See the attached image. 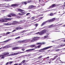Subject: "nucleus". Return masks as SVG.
<instances>
[{
	"mask_svg": "<svg viewBox=\"0 0 65 65\" xmlns=\"http://www.w3.org/2000/svg\"><path fill=\"white\" fill-rule=\"evenodd\" d=\"M52 47V46H50L49 47H47L44 48L39 50H35L33 51L34 52H36V51H39V52H45V50H47V49H48V48H51V47Z\"/></svg>",
	"mask_w": 65,
	"mask_h": 65,
	"instance_id": "obj_1",
	"label": "nucleus"
},
{
	"mask_svg": "<svg viewBox=\"0 0 65 65\" xmlns=\"http://www.w3.org/2000/svg\"><path fill=\"white\" fill-rule=\"evenodd\" d=\"M37 40H38V38L37 37H35L31 39H30L27 40V42H30V41L31 42H33Z\"/></svg>",
	"mask_w": 65,
	"mask_h": 65,
	"instance_id": "obj_2",
	"label": "nucleus"
},
{
	"mask_svg": "<svg viewBox=\"0 0 65 65\" xmlns=\"http://www.w3.org/2000/svg\"><path fill=\"white\" fill-rule=\"evenodd\" d=\"M48 31V30L47 29H45L42 31H41L40 33L39 32H38L36 34H39V35H42L43 34H44V33H46V32H47Z\"/></svg>",
	"mask_w": 65,
	"mask_h": 65,
	"instance_id": "obj_3",
	"label": "nucleus"
},
{
	"mask_svg": "<svg viewBox=\"0 0 65 65\" xmlns=\"http://www.w3.org/2000/svg\"><path fill=\"white\" fill-rule=\"evenodd\" d=\"M9 53H7L3 55H0V57H2L1 58L3 59V58H4L6 57V56H8V55H9Z\"/></svg>",
	"mask_w": 65,
	"mask_h": 65,
	"instance_id": "obj_4",
	"label": "nucleus"
},
{
	"mask_svg": "<svg viewBox=\"0 0 65 65\" xmlns=\"http://www.w3.org/2000/svg\"><path fill=\"white\" fill-rule=\"evenodd\" d=\"M27 42V40H25L22 41H18V43H26Z\"/></svg>",
	"mask_w": 65,
	"mask_h": 65,
	"instance_id": "obj_5",
	"label": "nucleus"
},
{
	"mask_svg": "<svg viewBox=\"0 0 65 65\" xmlns=\"http://www.w3.org/2000/svg\"><path fill=\"white\" fill-rule=\"evenodd\" d=\"M23 47H15L12 48V50H18L19 49H21Z\"/></svg>",
	"mask_w": 65,
	"mask_h": 65,
	"instance_id": "obj_6",
	"label": "nucleus"
},
{
	"mask_svg": "<svg viewBox=\"0 0 65 65\" xmlns=\"http://www.w3.org/2000/svg\"><path fill=\"white\" fill-rule=\"evenodd\" d=\"M35 7H36V6L31 5L29 6L28 8H30V9H34Z\"/></svg>",
	"mask_w": 65,
	"mask_h": 65,
	"instance_id": "obj_7",
	"label": "nucleus"
},
{
	"mask_svg": "<svg viewBox=\"0 0 65 65\" xmlns=\"http://www.w3.org/2000/svg\"><path fill=\"white\" fill-rule=\"evenodd\" d=\"M28 1H29L28 2H22V4H25L26 5V4H27L28 3H29V2H31V1H32V0H28Z\"/></svg>",
	"mask_w": 65,
	"mask_h": 65,
	"instance_id": "obj_8",
	"label": "nucleus"
},
{
	"mask_svg": "<svg viewBox=\"0 0 65 65\" xmlns=\"http://www.w3.org/2000/svg\"><path fill=\"white\" fill-rule=\"evenodd\" d=\"M55 6H56V5L55 4H53L51 6L49 7L48 8V9H50V8H53L54 7H55Z\"/></svg>",
	"mask_w": 65,
	"mask_h": 65,
	"instance_id": "obj_9",
	"label": "nucleus"
},
{
	"mask_svg": "<svg viewBox=\"0 0 65 65\" xmlns=\"http://www.w3.org/2000/svg\"><path fill=\"white\" fill-rule=\"evenodd\" d=\"M11 20V18H5V22H7L8 21Z\"/></svg>",
	"mask_w": 65,
	"mask_h": 65,
	"instance_id": "obj_10",
	"label": "nucleus"
},
{
	"mask_svg": "<svg viewBox=\"0 0 65 65\" xmlns=\"http://www.w3.org/2000/svg\"><path fill=\"white\" fill-rule=\"evenodd\" d=\"M4 25H6V26H9V25H11L12 24V23L11 22H8L7 23H5L4 24Z\"/></svg>",
	"mask_w": 65,
	"mask_h": 65,
	"instance_id": "obj_11",
	"label": "nucleus"
},
{
	"mask_svg": "<svg viewBox=\"0 0 65 65\" xmlns=\"http://www.w3.org/2000/svg\"><path fill=\"white\" fill-rule=\"evenodd\" d=\"M25 27H16V29L18 30V29H25Z\"/></svg>",
	"mask_w": 65,
	"mask_h": 65,
	"instance_id": "obj_12",
	"label": "nucleus"
},
{
	"mask_svg": "<svg viewBox=\"0 0 65 65\" xmlns=\"http://www.w3.org/2000/svg\"><path fill=\"white\" fill-rule=\"evenodd\" d=\"M43 0H39V3H40V5H42V4H41V3H43Z\"/></svg>",
	"mask_w": 65,
	"mask_h": 65,
	"instance_id": "obj_13",
	"label": "nucleus"
},
{
	"mask_svg": "<svg viewBox=\"0 0 65 65\" xmlns=\"http://www.w3.org/2000/svg\"><path fill=\"white\" fill-rule=\"evenodd\" d=\"M30 30H23V31H22L20 32V33H25V32H27V31H30Z\"/></svg>",
	"mask_w": 65,
	"mask_h": 65,
	"instance_id": "obj_14",
	"label": "nucleus"
},
{
	"mask_svg": "<svg viewBox=\"0 0 65 65\" xmlns=\"http://www.w3.org/2000/svg\"><path fill=\"white\" fill-rule=\"evenodd\" d=\"M18 22L17 21H13L12 23V25H15L16 24H18Z\"/></svg>",
	"mask_w": 65,
	"mask_h": 65,
	"instance_id": "obj_15",
	"label": "nucleus"
},
{
	"mask_svg": "<svg viewBox=\"0 0 65 65\" xmlns=\"http://www.w3.org/2000/svg\"><path fill=\"white\" fill-rule=\"evenodd\" d=\"M47 22V21L44 22L41 25V26H43V25H45Z\"/></svg>",
	"mask_w": 65,
	"mask_h": 65,
	"instance_id": "obj_16",
	"label": "nucleus"
},
{
	"mask_svg": "<svg viewBox=\"0 0 65 65\" xmlns=\"http://www.w3.org/2000/svg\"><path fill=\"white\" fill-rule=\"evenodd\" d=\"M10 40V39H8V40H7L6 41H4L2 42H0V43H3L4 42H8Z\"/></svg>",
	"mask_w": 65,
	"mask_h": 65,
	"instance_id": "obj_17",
	"label": "nucleus"
},
{
	"mask_svg": "<svg viewBox=\"0 0 65 65\" xmlns=\"http://www.w3.org/2000/svg\"><path fill=\"white\" fill-rule=\"evenodd\" d=\"M18 11H19V12H20L21 13L22 12L24 11V10H23L22 9H18Z\"/></svg>",
	"mask_w": 65,
	"mask_h": 65,
	"instance_id": "obj_18",
	"label": "nucleus"
},
{
	"mask_svg": "<svg viewBox=\"0 0 65 65\" xmlns=\"http://www.w3.org/2000/svg\"><path fill=\"white\" fill-rule=\"evenodd\" d=\"M26 51H24L23 52H18V53H15L16 55H17L18 54H21V53H26Z\"/></svg>",
	"mask_w": 65,
	"mask_h": 65,
	"instance_id": "obj_19",
	"label": "nucleus"
},
{
	"mask_svg": "<svg viewBox=\"0 0 65 65\" xmlns=\"http://www.w3.org/2000/svg\"><path fill=\"white\" fill-rule=\"evenodd\" d=\"M25 62H26V60H24L21 63L22 64H24Z\"/></svg>",
	"mask_w": 65,
	"mask_h": 65,
	"instance_id": "obj_20",
	"label": "nucleus"
},
{
	"mask_svg": "<svg viewBox=\"0 0 65 65\" xmlns=\"http://www.w3.org/2000/svg\"><path fill=\"white\" fill-rule=\"evenodd\" d=\"M53 25H51L48 26V28H53Z\"/></svg>",
	"mask_w": 65,
	"mask_h": 65,
	"instance_id": "obj_21",
	"label": "nucleus"
},
{
	"mask_svg": "<svg viewBox=\"0 0 65 65\" xmlns=\"http://www.w3.org/2000/svg\"><path fill=\"white\" fill-rule=\"evenodd\" d=\"M17 54L15 53H14V54H10L8 56H13V55H15Z\"/></svg>",
	"mask_w": 65,
	"mask_h": 65,
	"instance_id": "obj_22",
	"label": "nucleus"
},
{
	"mask_svg": "<svg viewBox=\"0 0 65 65\" xmlns=\"http://www.w3.org/2000/svg\"><path fill=\"white\" fill-rule=\"evenodd\" d=\"M12 6H18V5L17 4H13L11 5Z\"/></svg>",
	"mask_w": 65,
	"mask_h": 65,
	"instance_id": "obj_23",
	"label": "nucleus"
},
{
	"mask_svg": "<svg viewBox=\"0 0 65 65\" xmlns=\"http://www.w3.org/2000/svg\"><path fill=\"white\" fill-rule=\"evenodd\" d=\"M10 15L12 16H15L16 15L15 14L13 13H11Z\"/></svg>",
	"mask_w": 65,
	"mask_h": 65,
	"instance_id": "obj_24",
	"label": "nucleus"
},
{
	"mask_svg": "<svg viewBox=\"0 0 65 65\" xmlns=\"http://www.w3.org/2000/svg\"><path fill=\"white\" fill-rule=\"evenodd\" d=\"M11 47V46L10 45H9L6 46V47H7V48H8V47Z\"/></svg>",
	"mask_w": 65,
	"mask_h": 65,
	"instance_id": "obj_25",
	"label": "nucleus"
},
{
	"mask_svg": "<svg viewBox=\"0 0 65 65\" xmlns=\"http://www.w3.org/2000/svg\"><path fill=\"white\" fill-rule=\"evenodd\" d=\"M21 13H22V15H23V14H26V12L25 11H24V12H22Z\"/></svg>",
	"mask_w": 65,
	"mask_h": 65,
	"instance_id": "obj_26",
	"label": "nucleus"
},
{
	"mask_svg": "<svg viewBox=\"0 0 65 65\" xmlns=\"http://www.w3.org/2000/svg\"><path fill=\"white\" fill-rule=\"evenodd\" d=\"M2 35V36H5V35H6V34H5V33H4L3 34H1L0 35Z\"/></svg>",
	"mask_w": 65,
	"mask_h": 65,
	"instance_id": "obj_27",
	"label": "nucleus"
},
{
	"mask_svg": "<svg viewBox=\"0 0 65 65\" xmlns=\"http://www.w3.org/2000/svg\"><path fill=\"white\" fill-rule=\"evenodd\" d=\"M5 18L2 19V22H5Z\"/></svg>",
	"mask_w": 65,
	"mask_h": 65,
	"instance_id": "obj_28",
	"label": "nucleus"
},
{
	"mask_svg": "<svg viewBox=\"0 0 65 65\" xmlns=\"http://www.w3.org/2000/svg\"><path fill=\"white\" fill-rule=\"evenodd\" d=\"M34 46H35V45H31L30 46V47L31 48H33Z\"/></svg>",
	"mask_w": 65,
	"mask_h": 65,
	"instance_id": "obj_29",
	"label": "nucleus"
},
{
	"mask_svg": "<svg viewBox=\"0 0 65 65\" xmlns=\"http://www.w3.org/2000/svg\"><path fill=\"white\" fill-rule=\"evenodd\" d=\"M55 20V18H53V19L51 20V22H53V21H54Z\"/></svg>",
	"mask_w": 65,
	"mask_h": 65,
	"instance_id": "obj_30",
	"label": "nucleus"
},
{
	"mask_svg": "<svg viewBox=\"0 0 65 65\" xmlns=\"http://www.w3.org/2000/svg\"><path fill=\"white\" fill-rule=\"evenodd\" d=\"M30 51H31V49H29V50H26V52H30Z\"/></svg>",
	"mask_w": 65,
	"mask_h": 65,
	"instance_id": "obj_31",
	"label": "nucleus"
},
{
	"mask_svg": "<svg viewBox=\"0 0 65 65\" xmlns=\"http://www.w3.org/2000/svg\"><path fill=\"white\" fill-rule=\"evenodd\" d=\"M10 33H11V32H8L6 33V35H8V34H10Z\"/></svg>",
	"mask_w": 65,
	"mask_h": 65,
	"instance_id": "obj_32",
	"label": "nucleus"
},
{
	"mask_svg": "<svg viewBox=\"0 0 65 65\" xmlns=\"http://www.w3.org/2000/svg\"><path fill=\"white\" fill-rule=\"evenodd\" d=\"M19 38H20V36L15 38V39H19Z\"/></svg>",
	"mask_w": 65,
	"mask_h": 65,
	"instance_id": "obj_33",
	"label": "nucleus"
},
{
	"mask_svg": "<svg viewBox=\"0 0 65 65\" xmlns=\"http://www.w3.org/2000/svg\"><path fill=\"white\" fill-rule=\"evenodd\" d=\"M42 57V56H41L39 57L38 58L39 59H41Z\"/></svg>",
	"mask_w": 65,
	"mask_h": 65,
	"instance_id": "obj_34",
	"label": "nucleus"
},
{
	"mask_svg": "<svg viewBox=\"0 0 65 65\" xmlns=\"http://www.w3.org/2000/svg\"><path fill=\"white\" fill-rule=\"evenodd\" d=\"M12 0H4L5 1H12Z\"/></svg>",
	"mask_w": 65,
	"mask_h": 65,
	"instance_id": "obj_35",
	"label": "nucleus"
},
{
	"mask_svg": "<svg viewBox=\"0 0 65 65\" xmlns=\"http://www.w3.org/2000/svg\"><path fill=\"white\" fill-rule=\"evenodd\" d=\"M4 5H5V4H0V6H3Z\"/></svg>",
	"mask_w": 65,
	"mask_h": 65,
	"instance_id": "obj_36",
	"label": "nucleus"
},
{
	"mask_svg": "<svg viewBox=\"0 0 65 65\" xmlns=\"http://www.w3.org/2000/svg\"><path fill=\"white\" fill-rule=\"evenodd\" d=\"M38 25V24L37 23L36 24H35V26H36V27H37Z\"/></svg>",
	"mask_w": 65,
	"mask_h": 65,
	"instance_id": "obj_37",
	"label": "nucleus"
},
{
	"mask_svg": "<svg viewBox=\"0 0 65 65\" xmlns=\"http://www.w3.org/2000/svg\"><path fill=\"white\" fill-rule=\"evenodd\" d=\"M65 44H63V45H60V47H61L62 46H65Z\"/></svg>",
	"mask_w": 65,
	"mask_h": 65,
	"instance_id": "obj_38",
	"label": "nucleus"
},
{
	"mask_svg": "<svg viewBox=\"0 0 65 65\" xmlns=\"http://www.w3.org/2000/svg\"><path fill=\"white\" fill-rule=\"evenodd\" d=\"M35 17H32V20H35Z\"/></svg>",
	"mask_w": 65,
	"mask_h": 65,
	"instance_id": "obj_39",
	"label": "nucleus"
},
{
	"mask_svg": "<svg viewBox=\"0 0 65 65\" xmlns=\"http://www.w3.org/2000/svg\"><path fill=\"white\" fill-rule=\"evenodd\" d=\"M50 16H53V13H51L50 14Z\"/></svg>",
	"mask_w": 65,
	"mask_h": 65,
	"instance_id": "obj_40",
	"label": "nucleus"
},
{
	"mask_svg": "<svg viewBox=\"0 0 65 65\" xmlns=\"http://www.w3.org/2000/svg\"><path fill=\"white\" fill-rule=\"evenodd\" d=\"M12 62H13V61H10L9 63V64H12Z\"/></svg>",
	"mask_w": 65,
	"mask_h": 65,
	"instance_id": "obj_41",
	"label": "nucleus"
},
{
	"mask_svg": "<svg viewBox=\"0 0 65 65\" xmlns=\"http://www.w3.org/2000/svg\"><path fill=\"white\" fill-rule=\"evenodd\" d=\"M28 57H30V56L31 55V54H29L27 55Z\"/></svg>",
	"mask_w": 65,
	"mask_h": 65,
	"instance_id": "obj_42",
	"label": "nucleus"
},
{
	"mask_svg": "<svg viewBox=\"0 0 65 65\" xmlns=\"http://www.w3.org/2000/svg\"><path fill=\"white\" fill-rule=\"evenodd\" d=\"M58 57L57 56H56L54 57V58L55 59H56V58H57Z\"/></svg>",
	"mask_w": 65,
	"mask_h": 65,
	"instance_id": "obj_43",
	"label": "nucleus"
},
{
	"mask_svg": "<svg viewBox=\"0 0 65 65\" xmlns=\"http://www.w3.org/2000/svg\"><path fill=\"white\" fill-rule=\"evenodd\" d=\"M35 50V48L31 49H30V51H33V50Z\"/></svg>",
	"mask_w": 65,
	"mask_h": 65,
	"instance_id": "obj_44",
	"label": "nucleus"
},
{
	"mask_svg": "<svg viewBox=\"0 0 65 65\" xmlns=\"http://www.w3.org/2000/svg\"><path fill=\"white\" fill-rule=\"evenodd\" d=\"M47 21V22H52V20H50Z\"/></svg>",
	"mask_w": 65,
	"mask_h": 65,
	"instance_id": "obj_45",
	"label": "nucleus"
},
{
	"mask_svg": "<svg viewBox=\"0 0 65 65\" xmlns=\"http://www.w3.org/2000/svg\"><path fill=\"white\" fill-rule=\"evenodd\" d=\"M60 51V49H56L55 50V51Z\"/></svg>",
	"mask_w": 65,
	"mask_h": 65,
	"instance_id": "obj_46",
	"label": "nucleus"
},
{
	"mask_svg": "<svg viewBox=\"0 0 65 65\" xmlns=\"http://www.w3.org/2000/svg\"><path fill=\"white\" fill-rule=\"evenodd\" d=\"M22 51H25V48H22Z\"/></svg>",
	"mask_w": 65,
	"mask_h": 65,
	"instance_id": "obj_47",
	"label": "nucleus"
},
{
	"mask_svg": "<svg viewBox=\"0 0 65 65\" xmlns=\"http://www.w3.org/2000/svg\"><path fill=\"white\" fill-rule=\"evenodd\" d=\"M23 57H28V55H23Z\"/></svg>",
	"mask_w": 65,
	"mask_h": 65,
	"instance_id": "obj_48",
	"label": "nucleus"
},
{
	"mask_svg": "<svg viewBox=\"0 0 65 65\" xmlns=\"http://www.w3.org/2000/svg\"><path fill=\"white\" fill-rule=\"evenodd\" d=\"M8 17H9V18H11V16L10 15H9L8 16Z\"/></svg>",
	"mask_w": 65,
	"mask_h": 65,
	"instance_id": "obj_49",
	"label": "nucleus"
},
{
	"mask_svg": "<svg viewBox=\"0 0 65 65\" xmlns=\"http://www.w3.org/2000/svg\"><path fill=\"white\" fill-rule=\"evenodd\" d=\"M41 44V43H38L36 44Z\"/></svg>",
	"mask_w": 65,
	"mask_h": 65,
	"instance_id": "obj_50",
	"label": "nucleus"
},
{
	"mask_svg": "<svg viewBox=\"0 0 65 65\" xmlns=\"http://www.w3.org/2000/svg\"><path fill=\"white\" fill-rule=\"evenodd\" d=\"M51 60H52V61H53V60H54L55 59L54 58H53L51 59Z\"/></svg>",
	"mask_w": 65,
	"mask_h": 65,
	"instance_id": "obj_51",
	"label": "nucleus"
},
{
	"mask_svg": "<svg viewBox=\"0 0 65 65\" xmlns=\"http://www.w3.org/2000/svg\"><path fill=\"white\" fill-rule=\"evenodd\" d=\"M41 46L40 45H39L38 46V48H39V47H40Z\"/></svg>",
	"mask_w": 65,
	"mask_h": 65,
	"instance_id": "obj_52",
	"label": "nucleus"
},
{
	"mask_svg": "<svg viewBox=\"0 0 65 65\" xmlns=\"http://www.w3.org/2000/svg\"><path fill=\"white\" fill-rule=\"evenodd\" d=\"M47 36H45L44 37V38H47Z\"/></svg>",
	"mask_w": 65,
	"mask_h": 65,
	"instance_id": "obj_53",
	"label": "nucleus"
},
{
	"mask_svg": "<svg viewBox=\"0 0 65 65\" xmlns=\"http://www.w3.org/2000/svg\"><path fill=\"white\" fill-rule=\"evenodd\" d=\"M15 31V30L14 29L13 30V31L12 32H11V33H12V32H14V31Z\"/></svg>",
	"mask_w": 65,
	"mask_h": 65,
	"instance_id": "obj_54",
	"label": "nucleus"
},
{
	"mask_svg": "<svg viewBox=\"0 0 65 65\" xmlns=\"http://www.w3.org/2000/svg\"><path fill=\"white\" fill-rule=\"evenodd\" d=\"M18 14H19V15H22V14H21V13H19Z\"/></svg>",
	"mask_w": 65,
	"mask_h": 65,
	"instance_id": "obj_55",
	"label": "nucleus"
},
{
	"mask_svg": "<svg viewBox=\"0 0 65 65\" xmlns=\"http://www.w3.org/2000/svg\"><path fill=\"white\" fill-rule=\"evenodd\" d=\"M48 34H46V36H47V37H48Z\"/></svg>",
	"mask_w": 65,
	"mask_h": 65,
	"instance_id": "obj_56",
	"label": "nucleus"
},
{
	"mask_svg": "<svg viewBox=\"0 0 65 65\" xmlns=\"http://www.w3.org/2000/svg\"><path fill=\"white\" fill-rule=\"evenodd\" d=\"M22 63H20L19 64V65H22Z\"/></svg>",
	"mask_w": 65,
	"mask_h": 65,
	"instance_id": "obj_57",
	"label": "nucleus"
},
{
	"mask_svg": "<svg viewBox=\"0 0 65 65\" xmlns=\"http://www.w3.org/2000/svg\"><path fill=\"white\" fill-rule=\"evenodd\" d=\"M30 14V13H28L26 14V15H29Z\"/></svg>",
	"mask_w": 65,
	"mask_h": 65,
	"instance_id": "obj_58",
	"label": "nucleus"
},
{
	"mask_svg": "<svg viewBox=\"0 0 65 65\" xmlns=\"http://www.w3.org/2000/svg\"><path fill=\"white\" fill-rule=\"evenodd\" d=\"M9 63V62H7V63H6V65H8V64Z\"/></svg>",
	"mask_w": 65,
	"mask_h": 65,
	"instance_id": "obj_59",
	"label": "nucleus"
},
{
	"mask_svg": "<svg viewBox=\"0 0 65 65\" xmlns=\"http://www.w3.org/2000/svg\"><path fill=\"white\" fill-rule=\"evenodd\" d=\"M43 17H41L40 18V19H42V18H43Z\"/></svg>",
	"mask_w": 65,
	"mask_h": 65,
	"instance_id": "obj_60",
	"label": "nucleus"
},
{
	"mask_svg": "<svg viewBox=\"0 0 65 65\" xmlns=\"http://www.w3.org/2000/svg\"><path fill=\"white\" fill-rule=\"evenodd\" d=\"M9 7V6H6L5 7Z\"/></svg>",
	"mask_w": 65,
	"mask_h": 65,
	"instance_id": "obj_61",
	"label": "nucleus"
},
{
	"mask_svg": "<svg viewBox=\"0 0 65 65\" xmlns=\"http://www.w3.org/2000/svg\"><path fill=\"white\" fill-rule=\"evenodd\" d=\"M62 24H61L58 25H57V26H60V25H62Z\"/></svg>",
	"mask_w": 65,
	"mask_h": 65,
	"instance_id": "obj_62",
	"label": "nucleus"
},
{
	"mask_svg": "<svg viewBox=\"0 0 65 65\" xmlns=\"http://www.w3.org/2000/svg\"><path fill=\"white\" fill-rule=\"evenodd\" d=\"M49 58V56L47 57H46V59H48Z\"/></svg>",
	"mask_w": 65,
	"mask_h": 65,
	"instance_id": "obj_63",
	"label": "nucleus"
},
{
	"mask_svg": "<svg viewBox=\"0 0 65 65\" xmlns=\"http://www.w3.org/2000/svg\"><path fill=\"white\" fill-rule=\"evenodd\" d=\"M54 14H57V13H56V12L54 13Z\"/></svg>",
	"mask_w": 65,
	"mask_h": 65,
	"instance_id": "obj_64",
	"label": "nucleus"
}]
</instances>
